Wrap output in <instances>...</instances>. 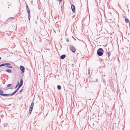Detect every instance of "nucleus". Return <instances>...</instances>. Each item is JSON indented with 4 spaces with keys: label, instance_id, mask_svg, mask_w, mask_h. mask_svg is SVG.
Instances as JSON below:
<instances>
[{
    "label": "nucleus",
    "instance_id": "24",
    "mask_svg": "<svg viewBox=\"0 0 130 130\" xmlns=\"http://www.w3.org/2000/svg\"><path fill=\"white\" fill-rule=\"evenodd\" d=\"M22 85H21V84H19V85L18 86V87H20H20H21Z\"/></svg>",
    "mask_w": 130,
    "mask_h": 130
},
{
    "label": "nucleus",
    "instance_id": "22",
    "mask_svg": "<svg viewBox=\"0 0 130 130\" xmlns=\"http://www.w3.org/2000/svg\"><path fill=\"white\" fill-rule=\"evenodd\" d=\"M7 124L4 123V127H7Z\"/></svg>",
    "mask_w": 130,
    "mask_h": 130
},
{
    "label": "nucleus",
    "instance_id": "11",
    "mask_svg": "<svg viewBox=\"0 0 130 130\" xmlns=\"http://www.w3.org/2000/svg\"><path fill=\"white\" fill-rule=\"evenodd\" d=\"M57 89L59 90H60L61 89V86L59 85H58L57 86Z\"/></svg>",
    "mask_w": 130,
    "mask_h": 130
},
{
    "label": "nucleus",
    "instance_id": "14",
    "mask_svg": "<svg viewBox=\"0 0 130 130\" xmlns=\"http://www.w3.org/2000/svg\"><path fill=\"white\" fill-rule=\"evenodd\" d=\"M23 81L22 79H21L20 81V84H21L23 85Z\"/></svg>",
    "mask_w": 130,
    "mask_h": 130
},
{
    "label": "nucleus",
    "instance_id": "15",
    "mask_svg": "<svg viewBox=\"0 0 130 130\" xmlns=\"http://www.w3.org/2000/svg\"><path fill=\"white\" fill-rule=\"evenodd\" d=\"M6 63H4L0 65V67H1L2 66H5L6 65V64H7Z\"/></svg>",
    "mask_w": 130,
    "mask_h": 130
},
{
    "label": "nucleus",
    "instance_id": "9",
    "mask_svg": "<svg viewBox=\"0 0 130 130\" xmlns=\"http://www.w3.org/2000/svg\"><path fill=\"white\" fill-rule=\"evenodd\" d=\"M6 71L8 73H11L12 72V71L10 69H7V70H6Z\"/></svg>",
    "mask_w": 130,
    "mask_h": 130
},
{
    "label": "nucleus",
    "instance_id": "10",
    "mask_svg": "<svg viewBox=\"0 0 130 130\" xmlns=\"http://www.w3.org/2000/svg\"><path fill=\"white\" fill-rule=\"evenodd\" d=\"M28 14V19L29 21V22H30V13H29Z\"/></svg>",
    "mask_w": 130,
    "mask_h": 130
},
{
    "label": "nucleus",
    "instance_id": "21",
    "mask_svg": "<svg viewBox=\"0 0 130 130\" xmlns=\"http://www.w3.org/2000/svg\"><path fill=\"white\" fill-rule=\"evenodd\" d=\"M90 73V69L89 68L88 69V74L89 75Z\"/></svg>",
    "mask_w": 130,
    "mask_h": 130
},
{
    "label": "nucleus",
    "instance_id": "8",
    "mask_svg": "<svg viewBox=\"0 0 130 130\" xmlns=\"http://www.w3.org/2000/svg\"><path fill=\"white\" fill-rule=\"evenodd\" d=\"M108 58H109V59H111V61L112 60V59H111V57H110L111 54L110 52H108Z\"/></svg>",
    "mask_w": 130,
    "mask_h": 130
},
{
    "label": "nucleus",
    "instance_id": "5",
    "mask_svg": "<svg viewBox=\"0 0 130 130\" xmlns=\"http://www.w3.org/2000/svg\"><path fill=\"white\" fill-rule=\"evenodd\" d=\"M6 63L8 64H7L6 65V67L11 68H13V67L12 66L10 65L11 64L10 63Z\"/></svg>",
    "mask_w": 130,
    "mask_h": 130
},
{
    "label": "nucleus",
    "instance_id": "26",
    "mask_svg": "<svg viewBox=\"0 0 130 130\" xmlns=\"http://www.w3.org/2000/svg\"><path fill=\"white\" fill-rule=\"evenodd\" d=\"M66 41L67 42H69V39L68 38H67L66 39Z\"/></svg>",
    "mask_w": 130,
    "mask_h": 130
},
{
    "label": "nucleus",
    "instance_id": "33",
    "mask_svg": "<svg viewBox=\"0 0 130 130\" xmlns=\"http://www.w3.org/2000/svg\"><path fill=\"white\" fill-rule=\"evenodd\" d=\"M20 88V87H18V88H18V89H19V88Z\"/></svg>",
    "mask_w": 130,
    "mask_h": 130
},
{
    "label": "nucleus",
    "instance_id": "6",
    "mask_svg": "<svg viewBox=\"0 0 130 130\" xmlns=\"http://www.w3.org/2000/svg\"><path fill=\"white\" fill-rule=\"evenodd\" d=\"M66 57V55L65 54H63L61 55L60 57V58L61 59H63Z\"/></svg>",
    "mask_w": 130,
    "mask_h": 130
},
{
    "label": "nucleus",
    "instance_id": "12",
    "mask_svg": "<svg viewBox=\"0 0 130 130\" xmlns=\"http://www.w3.org/2000/svg\"><path fill=\"white\" fill-rule=\"evenodd\" d=\"M3 91L2 90L0 89V95L2 96H3L4 94H3Z\"/></svg>",
    "mask_w": 130,
    "mask_h": 130
},
{
    "label": "nucleus",
    "instance_id": "32",
    "mask_svg": "<svg viewBox=\"0 0 130 130\" xmlns=\"http://www.w3.org/2000/svg\"><path fill=\"white\" fill-rule=\"evenodd\" d=\"M17 92V91H16L15 90L13 92L14 93H15Z\"/></svg>",
    "mask_w": 130,
    "mask_h": 130
},
{
    "label": "nucleus",
    "instance_id": "16",
    "mask_svg": "<svg viewBox=\"0 0 130 130\" xmlns=\"http://www.w3.org/2000/svg\"><path fill=\"white\" fill-rule=\"evenodd\" d=\"M19 85V82H18L17 84L15 86V89L17 88V87H18Z\"/></svg>",
    "mask_w": 130,
    "mask_h": 130
},
{
    "label": "nucleus",
    "instance_id": "19",
    "mask_svg": "<svg viewBox=\"0 0 130 130\" xmlns=\"http://www.w3.org/2000/svg\"><path fill=\"white\" fill-rule=\"evenodd\" d=\"M129 20L127 18H126L125 19V21L126 23H128V22Z\"/></svg>",
    "mask_w": 130,
    "mask_h": 130
},
{
    "label": "nucleus",
    "instance_id": "17",
    "mask_svg": "<svg viewBox=\"0 0 130 130\" xmlns=\"http://www.w3.org/2000/svg\"><path fill=\"white\" fill-rule=\"evenodd\" d=\"M4 96H10V94H4Z\"/></svg>",
    "mask_w": 130,
    "mask_h": 130
},
{
    "label": "nucleus",
    "instance_id": "28",
    "mask_svg": "<svg viewBox=\"0 0 130 130\" xmlns=\"http://www.w3.org/2000/svg\"><path fill=\"white\" fill-rule=\"evenodd\" d=\"M26 8H28V5H27V4H26Z\"/></svg>",
    "mask_w": 130,
    "mask_h": 130
},
{
    "label": "nucleus",
    "instance_id": "1",
    "mask_svg": "<svg viewBox=\"0 0 130 130\" xmlns=\"http://www.w3.org/2000/svg\"><path fill=\"white\" fill-rule=\"evenodd\" d=\"M104 51L102 48H100L97 51V54L99 56H101L103 54Z\"/></svg>",
    "mask_w": 130,
    "mask_h": 130
},
{
    "label": "nucleus",
    "instance_id": "20",
    "mask_svg": "<svg viewBox=\"0 0 130 130\" xmlns=\"http://www.w3.org/2000/svg\"><path fill=\"white\" fill-rule=\"evenodd\" d=\"M12 84H8L7 85V86L8 87H9L10 86H12Z\"/></svg>",
    "mask_w": 130,
    "mask_h": 130
},
{
    "label": "nucleus",
    "instance_id": "3",
    "mask_svg": "<svg viewBox=\"0 0 130 130\" xmlns=\"http://www.w3.org/2000/svg\"><path fill=\"white\" fill-rule=\"evenodd\" d=\"M20 70L21 71V73H23L24 72L25 68V67L23 66H20Z\"/></svg>",
    "mask_w": 130,
    "mask_h": 130
},
{
    "label": "nucleus",
    "instance_id": "18",
    "mask_svg": "<svg viewBox=\"0 0 130 130\" xmlns=\"http://www.w3.org/2000/svg\"><path fill=\"white\" fill-rule=\"evenodd\" d=\"M33 109H30L29 108V112L30 114H31L32 111Z\"/></svg>",
    "mask_w": 130,
    "mask_h": 130
},
{
    "label": "nucleus",
    "instance_id": "4",
    "mask_svg": "<svg viewBox=\"0 0 130 130\" xmlns=\"http://www.w3.org/2000/svg\"><path fill=\"white\" fill-rule=\"evenodd\" d=\"M71 7L73 13H74L75 12V6L73 4H72L71 6Z\"/></svg>",
    "mask_w": 130,
    "mask_h": 130
},
{
    "label": "nucleus",
    "instance_id": "29",
    "mask_svg": "<svg viewBox=\"0 0 130 130\" xmlns=\"http://www.w3.org/2000/svg\"><path fill=\"white\" fill-rule=\"evenodd\" d=\"M19 90V89H18V88H17L15 90V91H17V92L18 90Z\"/></svg>",
    "mask_w": 130,
    "mask_h": 130
},
{
    "label": "nucleus",
    "instance_id": "13",
    "mask_svg": "<svg viewBox=\"0 0 130 130\" xmlns=\"http://www.w3.org/2000/svg\"><path fill=\"white\" fill-rule=\"evenodd\" d=\"M26 10L27 11L28 14L30 13V12L29 7L26 8Z\"/></svg>",
    "mask_w": 130,
    "mask_h": 130
},
{
    "label": "nucleus",
    "instance_id": "25",
    "mask_svg": "<svg viewBox=\"0 0 130 130\" xmlns=\"http://www.w3.org/2000/svg\"><path fill=\"white\" fill-rule=\"evenodd\" d=\"M23 89H21L20 91V93H21L23 91Z\"/></svg>",
    "mask_w": 130,
    "mask_h": 130
},
{
    "label": "nucleus",
    "instance_id": "31",
    "mask_svg": "<svg viewBox=\"0 0 130 130\" xmlns=\"http://www.w3.org/2000/svg\"><path fill=\"white\" fill-rule=\"evenodd\" d=\"M96 82H98V79H96Z\"/></svg>",
    "mask_w": 130,
    "mask_h": 130
},
{
    "label": "nucleus",
    "instance_id": "7",
    "mask_svg": "<svg viewBox=\"0 0 130 130\" xmlns=\"http://www.w3.org/2000/svg\"><path fill=\"white\" fill-rule=\"evenodd\" d=\"M34 105V103L33 102H32L31 103L30 106L29 107V109H33Z\"/></svg>",
    "mask_w": 130,
    "mask_h": 130
},
{
    "label": "nucleus",
    "instance_id": "23",
    "mask_svg": "<svg viewBox=\"0 0 130 130\" xmlns=\"http://www.w3.org/2000/svg\"><path fill=\"white\" fill-rule=\"evenodd\" d=\"M15 94V93H14L13 92L11 94H10V96H12V95H14Z\"/></svg>",
    "mask_w": 130,
    "mask_h": 130
},
{
    "label": "nucleus",
    "instance_id": "34",
    "mask_svg": "<svg viewBox=\"0 0 130 130\" xmlns=\"http://www.w3.org/2000/svg\"><path fill=\"white\" fill-rule=\"evenodd\" d=\"M1 57H0V60H1Z\"/></svg>",
    "mask_w": 130,
    "mask_h": 130
},
{
    "label": "nucleus",
    "instance_id": "2",
    "mask_svg": "<svg viewBox=\"0 0 130 130\" xmlns=\"http://www.w3.org/2000/svg\"><path fill=\"white\" fill-rule=\"evenodd\" d=\"M69 46L71 51L73 53H74L76 50L74 47L72 45H70Z\"/></svg>",
    "mask_w": 130,
    "mask_h": 130
},
{
    "label": "nucleus",
    "instance_id": "30",
    "mask_svg": "<svg viewBox=\"0 0 130 130\" xmlns=\"http://www.w3.org/2000/svg\"><path fill=\"white\" fill-rule=\"evenodd\" d=\"M14 18H13V17H11V18H9L8 19H13Z\"/></svg>",
    "mask_w": 130,
    "mask_h": 130
},
{
    "label": "nucleus",
    "instance_id": "27",
    "mask_svg": "<svg viewBox=\"0 0 130 130\" xmlns=\"http://www.w3.org/2000/svg\"><path fill=\"white\" fill-rule=\"evenodd\" d=\"M1 116L2 118H3L4 117V115H1Z\"/></svg>",
    "mask_w": 130,
    "mask_h": 130
},
{
    "label": "nucleus",
    "instance_id": "35",
    "mask_svg": "<svg viewBox=\"0 0 130 130\" xmlns=\"http://www.w3.org/2000/svg\"><path fill=\"white\" fill-rule=\"evenodd\" d=\"M112 33H113H113H114V32H112Z\"/></svg>",
    "mask_w": 130,
    "mask_h": 130
}]
</instances>
